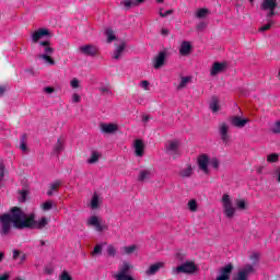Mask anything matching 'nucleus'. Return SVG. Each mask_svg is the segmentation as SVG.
Here are the masks:
<instances>
[{"mask_svg":"<svg viewBox=\"0 0 280 280\" xmlns=\"http://www.w3.org/2000/svg\"><path fill=\"white\" fill-rule=\"evenodd\" d=\"M48 224L49 220L45 217L36 221V215L31 214L27 219V214L23 212V209L12 207L9 212L0 214V235L2 237L10 235L12 228L23 231L25 229H45Z\"/></svg>","mask_w":280,"mask_h":280,"instance_id":"1","label":"nucleus"},{"mask_svg":"<svg viewBox=\"0 0 280 280\" xmlns=\"http://www.w3.org/2000/svg\"><path fill=\"white\" fill-rule=\"evenodd\" d=\"M39 47L43 49L44 54H39L37 58H39L40 60H44L46 65H50V66L56 65V60L51 58V56H54V52L56 51V49L51 47V42L47 39L42 40L39 42Z\"/></svg>","mask_w":280,"mask_h":280,"instance_id":"2","label":"nucleus"},{"mask_svg":"<svg viewBox=\"0 0 280 280\" xmlns=\"http://www.w3.org/2000/svg\"><path fill=\"white\" fill-rule=\"evenodd\" d=\"M174 275H196L198 266L194 261L187 260L186 262L173 269Z\"/></svg>","mask_w":280,"mask_h":280,"instance_id":"3","label":"nucleus"},{"mask_svg":"<svg viewBox=\"0 0 280 280\" xmlns=\"http://www.w3.org/2000/svg\"><path fill=\"white\" fill-rule=\"evenodd\" d=\"M51 36H54V34H51L49 28L42 27L31 34V40L32 43L37 44L40 43V39L51 38Z\"/></svg>","mask_w":280,"mask_h":280,"instance_id":"4","label":"nucleus"},{"mask_svg":"<svg viewBox=\"0 0 280 280\" xmlns=\"http://www.w3.org/2000/svg\"><path fill=\"white\" fill-rule=\"evenodd\" d=\"M223 208H224V214L226 218H234L235 217V207H233V202L231 201V196L223 195L222 197Z\"/></svg>","mask_w":280,"mask_h":280,"instance_id":"5","label":"nucleus"},{"mask_svg":"<svg viewBox=\"0 0 280 280\" xmlns=\"http://www.w3.org/2000/svg\"><path fill=\"white\" fill-rule=\"evenodd\" d=\"M130 265L128 262H124L122 266L119 268L118 273L114 276L116 280H135L130 273Z\"/></svg>","mask_w":280,"mask_h":280,"instance_id":"6","label":"nucleus"},{"mask_svg":"<svg viewBox=\"0 0 280 280\" xmlns=\"http://www.w3.org/2000/svg\"><path fill=\"white\" fill-rule=\"evenodd\" d=\"M255 273V267L253 265H245L236 275L233 276V280H248V275Z\"/></svg>","mask_w":280,"mask_h":280,"instance_id":"7","label":"nucleus"},{"mask_svg":"<svg viewBox=\"0 0 280 280\" xmlns=\"http://www.w3.org/2000/svg\"><path fill=\"white\" fill-rule=\"evenodd\" d=\"M233 264H228L225 266H223L221 269H220V273L219 276L217 277L215 280H231V275L233 273Z\"/></svg>","mask_w":280,"mask_h":280,"instance_id":"8","label":"nucleus"},{"mask_svg":"<svg viewBox=\"0 0 280 280\" xmlns=\"http://www.w3.org/2000/svg\"><path fill=\"white\" fill-rule=\"evenodd\" d=\"M166 154H170L173 159H178V156H180V151H178V141L172 140L166 144Z\"/></svg>","mask_w":280,"mask_h":280,"instance_id":"9","label":"nucleus"},{"mask_svg":"<svg viewBox=\"0 0 280 280\" xmlns=\"http://www.w3.org/2000/svg\"><path fill=\"white\" fill-rule=\"evenodd\" d=\"M229 65H226V62L215 61L210 70V75H212V78H215V75H219V73H223V71H226Z\"/></svg>","mask_w":280,"mask_h":280,"instance_id":"10","label":"nucleus"},{"mask_svg":"<svg viewBox=\"0 0 280 280\" xmlns=\"http://www.w3.org/2000/svg\"><path fill=\"white\" fill-rule=\"evenodd\" d=\"M100 128L103 135H115L119 130V127L113 122H101Z\"/></svg>","mask_w":280,"mask_h":280,"instance_id":"11","label":"nucleus"},{"mask_svg":"<svg viewBox=\"0 0 280 280\" xmlns=\"http://www.w3.org/2000/svg\"><path fill=\"white\" fill-rule=\"evenodd\" d=\"M165 60H167V52L165 50H161L154 58V69H161V67L165 65Z\"/></svg>","mask_w":280,"mask_h":280,"instance_id":"12","label":"nucleus"},{"mask_svg":"<svg viewBox=\"0 0 280 280\" xmlns=\"http://www.w3.org/2000/svg\"><path fill=\"white\" fill-rule=\"evenodd\" d=\"M209 155L207 154H201L198 158V165H199V170H201V172H203L205 174H209Z\"/></svg>","mask_w":280,"mask_h":280,"instance_id":"13","label":"nucleus"},{"mask_svg":"<svg viewBox=\"0 0 280 280\" xmlns=\"http://www.w3.org/2000/svg\"><path fill=\"white\" fill-rule=\"evenodd\" d=\"M133 150H135L136 156H139V158L143 156L145 152V143L143 142V140L136 139L133 141Z\"/></svg>","mask_w":280,"mask_h":280,"instance_id":"14","label":"nucleus"},{"mask_svg":"<svg viewBox=\"0 0 280 280\" xmlns=\"http://www.w3.org/2000/svg\"><path fill=\"white\" fill-rule=\"evenodd\" d=\"M80 52L83 54L84 56L95 57L97 56V47L91 44H88L80 47Z\"/></svg>","mask_w":280,"mask_h":280,"instance_id":"15","label":"nucleus"},{"mask_svg":"<svg viewBox=\"0 0 280 280\" xmlns=\"http://www.w3.org/2000/svg\"><path fill=\"white\" fill-rule=\"evenodd\" d=\"M219 132L223 143L226 145L229 143V139H231V136H229V125L223 122L220 126Z\"/></svg>","mask_w":280,"mask_h":280,"instance_id":"16","label":"nucleus"},{"mask_svg":"<svg viewBox=\"0 0 280 280\" xmlns=\"http://www.w3.org/2000/svg\"><path fill=\"white\" fill-rule=\"evenodd\" d=\"M126 47H128V44L126 42H121L120 45H118L114 50L113 59L119 60V58L124 56V52L126 51Z\"/></svg>","mask_w":280,"mask_h":280,"instance_id":"17","label":"nucleus"},{"mask_svg":"<svg viewBox=\"0 0 280 280\" xmlns=\"http://www.w3.org/2000/svg\"><path fill=\"white\" fill-rule=\"evenodd\" d=\"M180 56H189L191 54V43L184 40L179 47Z\"/></svg>","mask_w":280,"mask_h":280,"instance_id":"18","label":"nucleus"},{"mask_svg":"<svg viewBox=\"0 0 280 280\" xmlns=\"http://www.w3.org/2000/svg\"><path fill=\"white\" fill-rule=\"evenodd\" d=\"M278 5L279 3H277V0H264L261 4V10H277Z\"/></svg>","mask_w":280,"mask_h":280,"instance_id":"19","label":"nucleus"},{"mask_svg":"<svg viewBox=\"0 0 280 280\" xmlns=\"http://www.w3.org/2000/svg\"><path fill=\"white\" fill-rule=\"evenodd\" d=\"M248 121L249 120L247 118H242L240 116H234L232 118V124L235 126V128H244Z\"/></svg>","mask_w":280,"mask_h":280,"instance_id":"20","label":"nucleus"},{"mask_svg":"<svg viewBox=\"0 0 280 280\" xmlns=\"http://www.w3.org/2000/svg\"><path fill=\"white\" fill-rule=\"evenodd\" d=\"M100 205H102V199L97 192H94L92 199L90 201L91 209H100Z\"/></svg>","mask_w":280,"mask_h":280,"instance_id":"21","label":"nucleus"},{"mask_svg":"<svg viewBox=\"0 0 280 280\" xmlns=\"http://www.w3.org/2000/svg\"><path fill=\"white\" fill-rule=\"evenodd\" d=\"M210 110L212 113H218L220 110V100H218V96H212L211 97Z\"/></svg>","mask_w":280,"mask_h":280,"instance_id":"22","label":"nucleus"},{"mask_svg":"<svg viewBox=\"0 0 280 280\" xmlns=\"http://www.w3.org/2000/svg\"><path fill=\"white\" fill-rule=\"evenodd\" d=\"M161 268H163V262H155L149 267V269L147 270V275L152 276L161 270Z\"/></svg>","mask_w":280,"mask_h":280,"instance_id":"23","label":"nucleus"},{"mask_svg":"<svg viewBox=\"0 0 280 280\" xmlns=\"http://www.w3.org/2000/svg\"><path fill=\"white\" fill-rule=\"evenodd\" d=\"M209 14H211V11L207 8H200L196 12L197 19H207V16H209Z\"/></svg>","mask_w":280,"mask_h":280,"instance_id":"24","label":"nucleus"},{"mask_svg":"<svg viewBox=\"0 0 280 280\" xmlns=\"http://www.w3.org/2000/svg\"><path fill=\"white\" fill-rule=\"evenodd\" d=\"M151 175H152V173L150 171L142 170V171H140V174L138 176V180L140 183H143V182L148 180V178H150Z\"/></svg>","mask_w":280,"mask_h":280,"instance_id":"25","label":"nucleus"},{"mask_svg":"<svg viewBox=\"0 0 280 280\" xmlns=\"http://www.w3.org/2000/svg\"><path fill=\"white\" fill-rule=\"evenodd\" d=\"M20 150H22V152H27V133H24L21 137Z\"/></svg>","mask_w":280,"mask_h":280,"instance_id":"26","label":"nucleus"},{"mask_svg":"<svg viewBox=\"0 0 280 280\" xmlns=\"http://www.w3.org/2000/svg\"><path fill=\"white\" fill-rule=\"evenodd\" d=\"M192 174L194 168H191V165H188L187 168L180 171L179 176H182V178H189V176H191Z\"/></svg>","mask_w":280,"mask_h":280,"instance_id":"27","label":"nucleus"},{"mask_svg":"<svg viewBox=\"0 0 280 280\" xmlns=\"http://www.w3.org/2000/svg\"><path fill=\"white\" fill-rule=\"evenodd\" d=\"M65 150V144L62 143V140L58 139L57 144L54 148V154L57 156Z\"/></svg>","mask_w":280,"mask_h":280,"instance_id":"28","label":"nucleus"},{"mask_svg":"<svg viewBox=\"0 0 280 280\" xmlns=\"http://www.w3.org/2000/svg\"><path fill=\"white\" fill-rule=\"evenodd\" d=\"M236 209L240 211H246L248 209V203L244 199H236Z\"/></svg>","mask_w":280,"mask_h":280,"instance_id":"29","label":"nucleus"},{"mask_svg":"<svg viewBox=\"0 0 280 280\" xmlns=\"http://www.w3.org/2000/svg\"><path fill=\"white\" fill-rule=\"evenodd\" d=\"M105 34L107 36V43H113V40H116L117 38V36H115V32L112 28H107Z\"/></svg>","mask_w":280,"mask_h":280,"instance_id":"30","label":"nucleus"},{"mask_svg":"<svg viewBox=\"0 0 280 280\" xmlns=\"http://www.w3.org/2000/svg\"><path fill=\"white\" fill-rule=\"evenodd\" d=\"M97 161H100V153L93 151L91 158L88 160V163L90 165H93V164L97 163Z\"/></svg>","mask_w":280,"mask_h":280,"instance_id":"31","label":"nucleus"},{"mask_svg":"<svg viewBox=\"0 0 280 280\" xmlns=\"http://www.w3.org/2000/svg\"><path fill=\"white\" fill-rule=\"evenodd\" d=\"M43 211H51L54 209V201L47 200L42 205Z\"/></svg>","mask_w":280,"mask_h":280,"instance_id":"32","label":"nucleus"},{"mask_svg":"<svg viewBox=\"0 0 280 280\" xmlns=\"http://www.w3.org/2000/svg\"><path fill=\"white\" fill-rule=\"evenodd\" d=\"M189 82H191V77H182L178 89H185V86H187V84H189Z\"/></svg>","mask_w":280,"mask_h":280,"instance_id":"33","label":"nucleus"},{"mask_svg":"<svg viewBox=\"0 0 280 280\" xmlns=\"http://www.w3.org/2000/svg\"><path fill=\"white\" fill-rule=\"evenodd\" d=\"M121 4L125 5V10H130V8L137 5V2H135V0H122Z\"/></svg>","mask_w":280,"mask_h":280,"instance_id":"34","label":"nucleus"},{"mask_svg":"<svg viewBox=\"0 0 280 280\" xmlns=\"http://www.w3.org/2000/svg\"><path fill=\"white\" fill-rule=\"evenodd\" d=\"M189 211H198V201L196 199H191L188 201Z\"/></svg>","mask_w":280,"mask_h":280,"instance_id":"35","label":"nucleus"},{"mask_svg":"<svg viewBox=\"0 0 280 280\" xmlns=\"http://www.w3.org/2000/svg\"><path fill=\"white\" fill-rule=\"evenodd\" d=\"M30 194L28 189H22L20 190V198H21V202H26L27 201V196Z\"/></svg>","mask_w":280,"mask_h":280,"instance_id":"36","label":"nucleus"},{"mask_svg":"<svg viewBox=\"0 0 280 280\" xmlns=\"http://www.w3.org/2000/svg\"><path fill=\"white\" fill-rule=\"evenodd\" d=\"M267 161L269 163H277V161H279V154H277V153L269 154L267 158Z\"/></svg>","mask_w":280,"mask_h":280,"instance_id":"37","label":"nucleus"},{"mask_svg":"<svg viewBox=\"0 0 280 280\" xmlns=\"http://www.w3.org/2000/svg\"><path fill=\"white\" fill-rule=\"evenodd\" d=\"M88 222L90 226H96L100 223V218H97L96 215H93L90 218Z\"/></svg>","mask_w":280,"mask_h":280,"instance_id":"38","label":"nucleus"},{"mask_svg":"<svg viewBox=\"0 0 280 280\" xmlns=\"http://www.w3.org/2000/svg\"><path fill=\"white\" fill-rule=\"evenodd\" d=\"M102 250H103V245L96 244L93 249V255H102Z\"/></svg>","mask_w":280,"mask_h":280,"instance_id":"39","label":"nucleus"},{"mask_svg":"<svg viewBox=\"0 0 280 280\" xmlns=\"http://www.w3.org/2000/svg\"><path fill=\"white\" fill-rule=\"evenodd\" d=\"M135 250H137V245H130L125 247V253L127 255H132V253H135Z\"/></svg>","mask_w":280,"mask_h":280,"instance_id":"40","label":"nucleus"},{"mask_svg":"<svg viewBox=\"0 0 280 280\" xmlns=\"http://www.w3.org/2000/svg\"><path fill=\"white\" fill-rule=\"evenodd\" d=\"M171 14H174V10H167V11L163 12V9H160V16L162 19H165V18L170 16Z\"/></svg>","mask_w":280,"mask_h":280,"instance_id":"41","label":"nucleus"},{"mask_svg":"<svg viewBox=\"0 0 280 280\" xmlns=\"http://www.w3.org/2000/svg\"><path fill=\"white\" fill-rule=\"evenodd\" d=\"M207 22L201 21L197 24V32H202V30H207Z\"/></svg>","mask_w":280,"mask_h":280,"instance_id":"42","label":"nucleus"},{"mask_svg":"<svg viewBox=\"0 0 280 280\" xmlns=\"http://www.w3.org/2000/svg\"><path fill=\"white\" fill-rule=\"evenodd\" d=\"M5 178V164L0 163V180H3Z\"/></svg>","mask_w":280,"mask_h":280,"instance_id":"43","label":"nucleus"},{"mask_svg":"<svg viewBox=\"0 0 280 280\" xmlns=\"http://www.w3.org/2000/svg\"><path fill=\"white\" fill-rule=\"evenodd\" d=\"M270 27H272V21H269L267 24L262 25L259 28V32H268V30H270Z\"/></svg>","mask_w":280,"mask_h":280,"instance_id":"44","label":"nucleus"},{"mask_svg":"<svg viewBox=\"0 0 280 280\" xmlns=\"http://www.w3.org/2000/svg\"><path fill=\"white\" fill-rule=\"evenodd\" d=\"M70 86H72V89H80V80L78 79H72L70 82Z\"/></svg>","mask_w":280,"mask_h":280,"instance_id":"45","label":"nucleus"},{"mask_svg":"<svg viewBox=\"0 0 280 280\" xmlns=\"http://www.w3.org/2000/svg\"><path fill=\"white\" fill-rule=\"evenodd\" d=\"M107 254L109 255V257H115V255H117V249H115V247L113 246H108Z\"/></svg>","mask_w":280,"mask_h":280,"instance_id":"46","label":"nucleus"},{"mask_svg":"<svg viewBox=\"0 0 280 280\" xmlns=\"http://www.w3.org/2000/svg\"><path fill=\"white\" fill-rule=\"evenodd\" d=\"M210 164L214 170H218V167H220V161L217 160V158H213L212 160H210Z\"/></svg>","mask_w":280,"mask_h":280,"instance_id":"47","label":"nucleus"},{"mask_svg":"<svg viewBox=\"0 0 280 280\" xmlns=\"http://www.w3.org/2000/svg\"><path fill=\"white\" fill-rule=\"evenodd\" d=\"M98 91H101L102 95H110V90L106 86L98 88Z\"/></svg>","mask_w":280,"mask_h":280,"instance_id":"48","label":"nucleus"},{"mask_svg":"<svg viewBox=\"0 0 280 280\" xmlns=\"http://www.w3.org/2000/svg\"><path fill=\"white\" fill-rule=\"evenodd\" d=\"M60 185V182H55L50 185V190L58 191V186Z\"/></svg>","mask_w":280,"mask_h":280,"instance_id":"49","label":"nucleus"},{"mask_svg":"<svg viewBox=\"0 0 280 280\" xmlns=\"http://www.w3.org/2000/svg\"><path fill=\"white\" fill-rule=\"evenodd\" d=\"M54 88L51 86H46L44 88V93H47L48 95H51V93H54Z\"/></svg>","mask_w":280,"mask_h":280,"instance_id":"50","label":"nucleus"},{"mask_svg":"<svg viewBox=\"0 0 280 280\" xmlns=\"http://www.w3.org/2000/svg\"><path fill=\"white\" fill-rule=\"evenodd\" d=\"M5 91H8L5 85H0V97H3V95H5Z\"/></svg>","mask_w":280,"mask_h":280,"instance_id":"51","label":"nucleus"},{"mask_svg":"<svg viewBox=\"0 0 280 280\" xmlns=\"http://www.w3.org/2000/svg\"><path fill=\"white\" fill-rule=\"evenodd\" d=\"M72 100H73V102H74L75 104H78V103H80L81 97H80L79 94H73Z\"/></svg>","mask_w":280,"mask_h":280,"instance_id":"52","label":"nucleus"},{"mask_svg":"<svg viewBox=\"0 0 280 280\" xmlns=\"http://www.w3.org/2000/svg\"><path fill=\"white\" fill-rule=\"evenodd\" d=\"M19 257H21V252H19L18 249L13 250V259H19Z\"/></svg>","mask_w":280,"mask_h":280,"instance_id":"53","label":"nucleus"},{"mask_svg":"<svg viewBox=\"0 0 280 280\" xmlns=\"http://www.w3.org/2000/svg\"><path fill=\"white\" fill-rule=\"evenodd\" d=\"M140 84H141L142 89H148V86H150V81L144 80V81H141Z\"/></svg>","mask_w":280,"mask_h":280,"instance_id":"54","label":"nucleus"},{"mask_svg":"<svg viewBox=\"0 0 280 280\" xmlns=\"http://www.w3.org/2000/svg\"><path fill=\"white\" fill-rule=\"evenodd\" d=\"M0 280H10V273L0 275Z\"/></svg>","mask_w":280,"mask_h":280,"instance_id":"55","label":"nucleus"},{"mask_svg":"<svg viewBox=\"0 0 280 280\" xmlns=\"http://www.w3.org/2000/svg\"><path fill=\"white\" fill-rule=\"evenodd\" d=\"M161 34H162V36H170V30H167V28H162V30H161Z\"/></svg>","mask_w":280,"mask_h":280,"instance_id":"56","label":"nucleus"},{"mask_svg":"<svg viewBox=\"0 0 280 280\" xmlns=\"http://www.w3.org/2000/svg\"><path fill=\"white\" fill-rule=\"evenodd\" d=\"M275 9H269V12L267 14L268 19H272V16H275Z\"/></svg>","mask_w":280,"mask_h":280,"instance_id":"57","label":"nucleus"},{"mask_svg":"<svg viewBox=\"0 0 280 280\" xmlns=\"http://www.w3.org/2000/svg\"><path fill=\"white\" fill-rule=\"evenodd\" d=\"M96 231H98L100 233H102V231H104V226L102 225V223H98L96 226H95Z\"/></svg>","mask_w":280,"mask_h":280,"instance_id":"58","label":"nucleus"},{"mask_svg":"<svg viewBox=\"0 0 280 280\" xmlns=\"http://www.w3.org/2000/svg\"><path fill=\"white\" fill-rule=\"evenodd\" d=\"M142 121L143 124H148V121H150V116L149 115L142 116Z\"/></svg>","mask_w":280,"mask_h":280,"instance_id":"59","label":"nucleus"},{"mask_svg":"<svg viewBox=\"0 0 280 280\" xmlns=\"http://www.w3.org/2000/svg\"><path fill=\"white\" fill-rule=\"evenodd\" d=\"M275 175L278 176L277 180H278V183H280V168L276 170Z\"/></svg>","mask_w":280,"mask_h":280,"instance_id":"60","label":"nucleus"},{"mask_svg":"<svg viewBox=\"0 0 280 280\" xmlns=\"http://www.w3.org/2000/svg\"><path fill=\"white\" fill-rule=\"evenodd\" d=\"M252 259H255V261H257V259H259V254L257 253L253 254Z\"/></svg>","mask_w":280,"mask_h":280,"instance_id":"61","label":"nucleus"},{"mask_svg":"<svg viewBox=\"0 0 280 280\" xmlns=\"http://www.w3.org/2000/svg\"><path fill=\"white\" fill-rule=\"evenodd\" d=\"M136 5H141V3H145V0H133Z\"/></svg>","mask_w":280,"mask_h":280,"instance_id":"62","label":"nucleus"},{"mask_svg":"<svg viewBox=\"0 0 280 280\" xmlns=\"http://www.w3.org/2000/svg\"><path fill=\"white\" fill-rule=\"evenodd\" d=\"M4 258H5V254H3V252H0V261H3Z\"/></svg>","mask_w":280,"mask_h":280,"instance_id":"63","label":"nucleus"},{"mask_svg":"<svg viewBox=\"0 0 280 280\" xmlns=\"http://www.w3.org/2000/svg\"><path fill=\"white\" fill-rule=\"evenodd\" d=\"M47 196H49V197L54 196V190L49 189V190L47 191Z\"/></svg>","mask_w":280,"mask_h":280,"instance_id":"64","label":"nucleus"}]
</instances>
